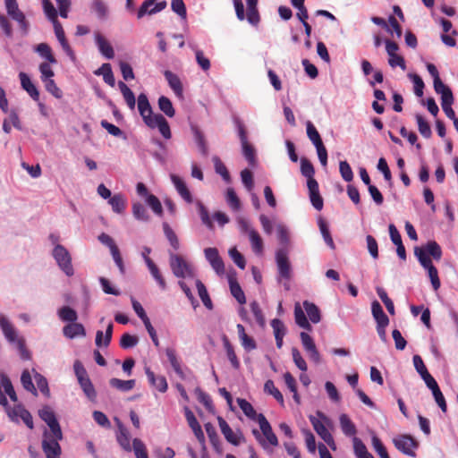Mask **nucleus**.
<instances>
[{"label":"nucleus","instance_id":"obj_27","mask_svg":"<svg viewBox=\"0 0 458 458\" xmlns=\"http://www.w3.org/2000/svg\"><path fill=\"white\" fill-rule=\"evenodd\" d=\"M222 340H223V345L225 350L226 356H227L229 361L231 362L233 369H238L240 368L241 364H240V360L237 358V355L234 352L233 346L232 345V344L230 343V341L226 335H224Z\"/></svg>","mask_w":458,"mask_h":458},{"label":"nucleus","instance_id":"obj_22","mask_svg":"<svg viewBox=\"0 0 458 458\" xmlns=\"http://www.w3.org/2000/svg\"><path fill=\"white\" fill-rule=\"evenodd\" d=\"M164 75L174 94L179 98H182L183 87L180 78L175 73L168 70L164 72Z\"/></svg>","mask_w":458,"mask_h":458},{"label":"nucleus","instance_id":"obj_20","mask_svg":"<svg viewBox=\"0 0 458 458\" xmlns=\"http://www.w3.org/2000/svg\"><path fill=\"white\" fill-rule=\"evenodd\" d=\"M95 41L98 47L99 52L107 59H113L114 51L111 44L105 38V37L97 32L95 34Z\"/></svg>","mask_w":458,"mask_h":458},{"label":"nucleus","instance_id":"obj_15","mask_svg":"<svg viewBox=\"0 0 458 458\" xmlns=\"http://www.w3.org/2000/svg\"><path fill=\"white\" fill-rule=\"evenodd\" d=\"M307 186L310 192V199L312 206L317 210H321L323 208V199L319 194L318 183L316 180H310L307 182Z\"/></svg>","mask_w":458,"mask_h":458},{"label":"nucleus","instance_id":"obj_5","mask_svg":"<svg viewBox=\"0 0 458 458\" xmlns=\"http://www.w3.org/2000/svg\"><path fill=\"white\" fill-rule=\"evenodd\" d=\"M5 9L7 14L19 24L20 29L27 32L29 30V21L25 14L19 8L17 0H4Z\"/></svg>","mask_w":458,"mask_h":458},{"label":"nucleus","instance_id":"obj_6","mask_svg":"<svg viewBox=\"0 0 458 458\" xmlns=\"http://www.w3.org/2000/svg\"><path fill=\"white\" fill-rule=\"evenodd\" d=\"M393 443L397 450L403 454L414 457L416 455L415 449L418 448L419 444L415 438L410 435H400L393 439Z\"/></svg>","mask_w":458,"mask_h":458},{"label":"nucleus","instance_id":"obj_28","mask_svg":"<svg viewBox=\"0 0 458 458\" xmlns=\"http://www.w3.org/2000/svg\"><path fill=\"white\" fill-rule=\"evenodd\" d=\"M294 319L295 323L299 327L309 331L312 330V327L310 324L309 320L307 319L304 310L301 309L299 303H296L294 306Z\"/></svg>","mask_w":458,"mask_h":458},{"label":"nucleus","instance_id":"obj_2","mask_svg":"<svg viewBox=\"0 0 458 458\" xmlns=\"http://www.w3.org/2000/svg\"><path fill=\"white\" fill-rule=\"evenodd\" d=\"M169 264L173 274L178 278L192 276L193 271L188 262L180 255L169 253Z\"/></svg>","mask_w":458,"mask_h":458},{"label":"nucleus","instance_id":"obj_60","mask_svg":"<svg viewBox=\"0 0 458 458\" xmlns=\"http://www.w3.org/2000/svg\"><path fill=\"white\" fill-rule=\"evenodd\" d=\"M164 233L169 241L171 246L174 250H177L180 247L179 240L175 234V233L172 230V228L167 225L164 224Z\"/></svg>","mask_w":458,"mask_h":458},{"label":"nucleus","instance_id":"obj_10","mask_svg":"<svg viewBox=\"0 0 458 458\" xmlns=\"http://www.w3.org/2000/svg\"><path fill=\"white\" fill-rule=\"evenodd\" d=\"M137 106L144 123L146 125L149 124L156 114H153L152 107L146 94L141 93L139 95Z\"/></svg>","mask_w":458,"mask_h":458},{"label":"nucleus","instance_id":"obj_61","mask_svg":"<svg viewBox=\"0 0 458 458\" xmlns=\"http://www.w3.org/2000/svg\"><path fill=\"white\" fill-rule=\"evenodd\" d=\"M147 204L151 208L153 212L158 216H162L163 208L160 200L157 197L153 194H149L147 197Z\"/></svg>","mask_w":458,"mask_h":458},{"label":"nucleus","instance_id":"obj_34","mask_svg":"<svg viewBox=\"0 0 458 458\" xmlns=\"http://www.w3.org/2000/svg\"><path fill=\"white\" fill-rule=\"evenodd\" d=\"M112 335H113V323L110 322L107 325L106 329L104 343L102 342L103 332L100 330L97 331L96 339H95L96 345L98 347H101L102 345H104L105 347H107L110 344V342L112 340Z\"/></svg>","mask_w":458,"mask_h":458},{"label":"nucleus","instance_id":"obj_44","mask_svg":"<svg viewBox=\"0 0 458 458\" xmlns=\"http://www.w3.org/2000/svg\"><path fill=\"white\" fill-rule=\"evenodd\" d=\"M158 107L159 109L168 117H174L175 114V110L173 106L171 100L165 96H161L158 98Z\"/></svg>","mask_w":458,"mask_h":458},{"label":"nucleus","instance_id":"obj_18","mask_svg":"<svg viewBox=\"0 0 458 458\" xmlns=\"http://www.w3.org/2000/svg\"><path fill=\"white\" fill-rule=\"evenodd\" d=\"M171 180L180 196L189 204L192 203V195L184 181L175 174H171Z\"/></svg>","mask_w":458,"mask_h":458},{"label":"nucleus","instance_id":"obj_51","mask_svg":"<svg viewBox=\"0 0 458 458\" xmlns=\"http://www.w3.org/2000/svg\"><path fill=\"white\" fill-rule=\"evenodd\" d=\"M301 172L303 176L307 177L308 181L315 180L314 179V166L305 157L301 159Z\"/></svg>","mask_w":458,"mask_h":458},{"label":"nucleus","instance_id":"obj_32","mask_svg":"<svg viewBox=\"0 0 458 458\" xmlns=\"http://www.w3.org/2000/svg\"><path fill=\"white\" fill-rule=\"evenodd\" d=\"M0 327L9 342L14 343L18 338L13 325L4 317H0Z\"/></svg>","mask_w":458,"mask_h":458},{"label":"nucleus","instance_id":"obj_9","mask_svg":"<svg viewBox=\"0 0 458 458\" xmlns=\"http://www.w3.org/2000/svg\"><path fill=\"white\" fill-rule=\"evenodd\" d=\"M205 257L212 268L219 276L225 274V264L216 248H207L204 250Z\"/></svg>","mask_w":458,"mask_h":458},{"label":"nucleus","instance_id":"obj_29","mask_svg":"<svg viewBox=\"0 0 458 458\" xmlns=\"http://www.w3.org/2000/svg\"><path fill=\"white\" fill-rule=\"evenodd\" d=\"M371 311L375 320L377 321V325L389 324V318L377 301H374L372 302Z\"/></svg>","mask_w":458,"mask_h":458},{"label":"nucleus","instance_id":"obj_48","mask_svg":"<svg viewBox=\"0 0 458 458\" xmlns=\"http://www.w3.org/2000/svg\"><path fill=\"white\" fill-rule=\"evenodd\" d=\"M318 226H319L320 233L323 236V239L326 242V243L327 244V246L330 249L335 250V245L333 238L330 234L327 224L323 219H319Z\"/></svg>","mask_w":458,"mask_h":458},{"label":"nucleus","instance_id":"obj_37","mask_svg":"<svg viewBox=\"0 0 458 458\" xmlns=\"http://www.w3.org/2000/svg\"><path fill=\"white\" fill-rule=\"evenodd\" d=\"M109 384L112 387L116 388L122 392H128L131 390L135 386V380H122L119 378H111Z\"/></svg>","mask_w":458,"mask_h":458},{"label":"nucleus","instance_id":"obj_43","mask_svg":"<svg viewBox=\"0 0 458 458\" xmlns=\"http://www.w3.org/2000/svg\"><path fill=\"white\" fill-rule=\"evenodd\" d=\"M90 9L101 20L106 19L108 13V8L103 0H93Z\"/></svg>","mask_w":458,"mask_h":458},{"label":"nucleus","instance_id":"obj_16","mask_svg":"<svg viewBox=\"0 0 458 458\" xmlns=\"http://www.w3.org/2000/svg\"><path fill=\"white\" fill-rule=\"evenodd\" d=\"M54 29H55V34L62 46V48L64 51L69 55L72 59H74V52L70 47L64 34V30L61 25V23L58 21H55L54 22Z\"/></svg>","mask_w":458,"mask_h":458},{"label":"nucleus","instance_id":"obj_63","mask_svg":"<svg viewBox=\"0 0 458 458\" xmlns=\"http://www.w3.org/2000/svg\"><path fill=\"white\" fill-rule=\"evenodd\" d=\"M339 171L345 182H349L353 179L352 170L347 161H340Z\"/></svg>","mask_w":458,"mask_h":458},{"label":"nucleus","instance_id":"obj_31","mask_svg":"<svg viewBox=\"0 0 458 458\" xmlns=\"http://www.w3.org/2000/svg\"><path fill=\"white\" fill-rule=\"evenodd\" d=\"M118 87L123 94V97L131 110H134L136 105V99L132 90L123 82L119 81Z\"/></svg>","mask_w":458,"mask_h":458},{"label":"nucleus","instance_id":"obj_11","mask_svg":"<svg viewBox=\"0 0 458 458\" xmlns=\"http://www.w3.org/2000/svg\"><path fill=\"white\" fill-rule=\"evenodd\" d=\"M60 439L49 437L47 430L44 431L42 440V449L46 456H60L61 446L58 443Z\"/></svg>","mask_w":458,"mask_h":458},{"label":"nucleus","instance_id":"obj_8","mask_svg":"<svg viewBox=\"0 0 458 458\" xmlns=\"http://www.w3.org/2000/svg\"><path fill=\"white\" fill-rule=\"evenodd\" d=\"M217 421L220 430L227 442L233 445H239L242 441H244L242 433L240 430L237 432L233 431L228 423L222 417H218Z\"/></svg>","mask_w":458,"mask_h":458},{"label":"nucleus","instance_id":"obj_30","mask_svg":"<svg viewBox=\"0 0 458 458\" xmlns=\"http://www.w3.org/2000/svg\"><path fill=\"white\" fill-rule=\"evenodd\" d=\"M96 75H102L104 81L111 87L115 84L114 76L110 64H103L102 66L95 72Z\"/></svg>","mask_w":458,"mask_h":458},{"label":"nucleus","instance_id":"obj_54","mask_svg":"<svg viewBox=\"0 0 458 458\" xmlns=\"http://www.w3.org/2000/svg\"><path fill=\"white\" fill-rule=\"evenodd\" d=\"M1 388L4 387V392L6 394L9 395L10 399L13 402L17 401V395L14 391V388L12 385L11 380L7 376H2L1 383H0Z\"/></svg>","mask_w":458,"mask_h":458},{"label":"nucleus","instance_id":"obj_14","mask_svg":"<svg viewBox=\"0 0 458 458\" xmlns=\"http://www.w3.org/2000/svg\"><path fill=\"white\" fill-rule=\"evenodd\" d=\"M147 126H148L149 128H152V129L157 127L159 130V132L166 140H169L172 136L168 122L160 114H156L155 117H153V120Z\"/></svg>","mask_w":458,"mask_h":458},{"label":"nucleus","instance_id":"obj_52","mask_svg":"<svg viewBox=\"0 0 458 458\" xmlns=\"http://www.w3.org/2000/svg\"><path fill=\"white\" fill-rule=\"evenodd\" d=\"M426 252L428 254V256H431L435 260H440L442 257V250L440 245L435 242L430 241L427 243Z\"/></svg>","mask_w":458,"mask_h":458},{"label":"nucleus","instance_id":"obj_42","mask_svg":"<svg viewBox=\"0 0 458 458\" xmlns=\"http://www.w3.org/2000/svg\"><path fill=\"white\" fill-rule=\"evenodd\" d=\"M58 316L61 320L65 322H76L78 319L77 312L69 306H64L58 310Z\"/></svg>","mask_w":458,"mask_h":458},{"label":"nucleus","instance_id":"obj_46","mask_svg":"<svg viewBox=\"0 0 458 458\" xmlns=\"http://www.w3.org/2000/svg\"><path fill=\"white\" fill-rule=\"evenodd\" d=\"M196 286L198 289L199 296L201 299L204 306L208 310H212V301L211 299L209 298L208 293L204 284L201 281L197 280Z\"/></svg>","mask_w":458,"mask_h":458},{"label":"nucleus","instance_id":"obj_59","mask_svg":"<svg viewBox=\"0 0 458 458\" xmlns=\"http://www.w3.org/2000/svg\"><path fill=\"white\" fill-rule=\"evenodd\" d=\"M132 445L136 458H148L147 448L140 439L134 438L132 440Z\"/></svg>","mask_w":458,"mask_h":458},{"label":"nucleus","instance_id":"obj_23","mask_svg":"<svg viewBox=\"0 0 458 458\" xmlns=\"http://www.w3.org/2000/svg\"><path fill=\"white\" fill-rule=\"evenodd\" d=\"M145 372L151 386L156 387L161 393L166 392L168 385L166 378L164 376L157 377L149 368H147Z\"/></svg>","mask_w":458,"mask_h":458},{"label":"nucleus","instance_id":"obj_47","mask_svg":"<svg viewBox=\"0 0 458 458\" xmlns=\"http://www.w3.org/2000/svg\"><path fill=\"white\" fill-rule=\"evenodd\" d=\"M434 89L437 94L441 95V101L445 99V98H453V93L450 88L443 83L440 78H437L433 81Z\"/></svg>","mask_w":458,"mask_h":458},{"label":"nucleus","instance_id":"obj_56","mask_svg":"<svg viewBox=\"0 0 458 458\" xmlns=\"http://www.w3.org/2000/svg\"><path fill=\"white\" fill-rule=\"evenodd\" d=\"M377 293L379 296L380 300L385 304L387 311L391 315H394V305L392 300L388 297L386 292L383 288H377Z\"/></svg>","mask_w":458,"mask_h":458},{"label":"nucleus","instance_id":"obj_53","mask_svg":"<svg viewBox=\"0 0 458 458\" xmlns=\"http://www.w3.org/2000/svg\"><path fill=\"white\" fill-rule=\"evenodd\" d=\"M132 214L134 217L138 220L141 221H148L149 216L148 214L147 208L143 204L137 202L132 205Z\"/></svg>","mask_w":458,"mask_h":458},{"label":"nucleus","instance_id":"obj_19","mask_svg":"<svg viewBox=\"0 0 458 458\" xmlns=\"http://www.w3.org/2000/svg\"><path fill=\"white\" fill-rule=\"evenodd\" d=\"M21 88L35 100H39V91L37 87L32 83L28 74L23 72L19 73Z\"/></svg>","mask_w":458,"mask_h":458},{"label":"nucleus","instance_id":"obj_40","mask_svg":"<svg viewBox=\"0 0 458 458\" xmlns=\"http://www.w3.org/2000/svg\"><path fill=\"white\" fill-rule=\"evenodd\" d=\"M306 131L308 138L314 144L315 147L323 144L320 134L318 133V130L310 121H308L306 123Z\"/></svg>","mask_w":458,"mask_h":458},{"label":"nucleus","instance_id":"obj_62","mask_svg":"<svg viewBox=\"0 0 458 458\" xmlns=\"http://www.w3.org/2000/svg\"><path fill=\"white\" fill-rule=\"evenodd\" d=\"M39 417L42 420H44L47 425L53 424L57 421L55 412L48 406L44 407L38 412Z\"/></svg>","mask_w":458,"mask_h":458},{"label":"nucleus","instance_id":"obj_17","mask_svg":"<svg viewBox=\"0 0 458 458\" xmlns=\"http://www.w3.org/2000/svg\"><path fill=\"white\" fill-rule=\"evenodd\" d=\"M185 417L187 420V422L189 424V427L192 429L196 438L200 442H205V436L202 431L201 426L199 425V421L197 420L194 413L188 408L185 409Z\"/></svg>","mask_w":458,"mask_h":458},{"label":"nucleus","instance_id":"obj_45","mask_svg":"<svg viewBox=\"0 0 458 458\" xmlns=\"http://www.w3.org/2000/svg\"><path fill=\"white\" fill-rule=\"evenodd\" d=\"M36 51L50 64H56V59L52 49L47 43H40L36 47Z\"/></svg>","mask_w":458,"mask_h":458},{"label":"nucleus","instance_id":"obj_58","mask_svg":"<svg viewBox=\"0 0 458 458\" xmlns=\"http://www.w3.org/2000/svg\"><path fill=\"white\" fill-rule=\"evenodd\" d=\"M265 391L272 394L275 399L279 402L281 404H284V396L282 393L275 386V384L272 380H267L264 386Z\"/></svg>","mask_w":458,"mask_h":458},{"label":"nucleus","instance_id":"obj_24","mask_svg":"<svg viewBox=\"0 0 458 458\" xmlns=\"http://www.w3.org/2000/svg\"><path fill=\"white\" fill-rule=\"evenodd\" d=\"M63 333L67 338L72 339L77 336H85L86 330L81 323H69L63 328Z\"/></svg>","mask_w":458,"mask_h":458},{"label":"nucleus","instance_id":"obj_39","mask_svg":"<svg viewBox=\"0 0 458 458\" xmlns=\"http://www.w3.org/2000/svg\"><path fill=\"white\" fill-rule=\"evenodd\" d=\"M237 403L242 412L250 420H255L259 414H257L250 403L243 398H237Z\"/></svg>","mask_w":458,"mask_h":458},{"label":"nucleus","instance_id":"obj_7","mask_svg":"<svg viewBox=\"0 0 458 458\" xmlns=\"http://www.w3.org/2000/svg\"><path fill=\"white\" fill-rule=\"evenodd\" d=\"M276 260L279 276L282 278L290 280L292 276V268L287 251L284 249H279L276 253Z\"/></svg>","mask_w":458,"mask_h":458},{"label":"nucleus","instance_id":"obj_38","mask_svg":"<svg viewBox=\"0 0 458 458\" xmlns=\"http://www.w3.org/2000/svg\"><path fill=\"white\" fill-rule=\"evenodd\" d=\"M340 424L343 432L349 437H352L356 434V427L346 414L340 416Z\"/></svg>","mask_w":458,"mask_h":458},{"label":"nucleus","instance_id":"obj_26","mask_svg":"<svg viewBox=\"0 0 458 458\" xmlns=\"http://www.w3.org/2000/svg\"><path fill=\"white\" fill-rule=\"evenodd\" d=\"M247 21L253 26H258L260 16L258 10V0H247Z\"/></svg>","mask_w":458,"mask_h":458},{"label":"nucleus","instance_id":"obj_55","mask_svg":"<svg viewBox=\"0 0 458 458\" xmlns=\"http://www.w3.org/2000/svg\"><path fill=\"white\" fill-rule=\"evenodd\" d=\"M414 254L418 258L420 265L427 268L430 265H432V261L428 254L426 252V250L423 248L420 247H415L414 249Z\"/></svg>","mask_w":458,"mask_h":458},{"label":"nucleus","instance_id":"obj_57","mask_svg":"<svg viewBox=\"0 0 458 458\" xmlns=\"http://www.w3.org/2000/svg\"><path fill=\"white\" fill-rule=\"evenodd\" d=\"M454 104V97L453 98H445L444 100L441 101V106H442V109L444 111V113L445 114V115L453 120V122H454V119H458L456 116H455V113L454 111V109L452 108V105Z\"/></svg>","mask_w":458,"mask_h":458},{"label":"nucleus","instance_id":"obj_4","mask_svg":"<svg viewBox=\"0 0 458 458\" xmlns=\"http://www.w3.org/2000/svg\"><path fill=\"white\" fill-rule=\"evenodd\" d=\"M53 257L66 276H71L73 275L71 255L63 245L56 244L53 250Z\"/></svg>","mask_w":458,"mask_h":458},{"label":"nucleus","instance_id":"obj_21","mask_svg":"<svg viewBox=\"0 0 458 458\" xmlns=\"http://www.w3.org/2000/svg\"><path fill=\"white\" fill-rule=\"evenodd\" d=\"M115 420H116L117 426H118V433L116 435V440L124 451L131 452V443H130L129 432H128L127 428L123 425V423L118 419H115Z\"/></svg>","mask_w":458,"mask_h":458},{"label":"nucleus","instance_id":"obj_33","mask_svg":"<svg viewBox=\"0 0 458 458\" xmlns=\"http://www.w3.org/2000/svg\"><path fill=\"white\" fill-rule=\"evenodd\" d=\"M303 307L305 309V311L310 318V320L317 324L321 319L320 310L314 303L310 302L309 301H303Z\"/></svg>","mask_w":458,"mask_h":458},{"label":"nucleus","instance_id":"obj_3","mask_svg":"<svg viewBox=\"0 0 458 458\" xmlns=\"http://www.w3.org/2000/svg\"><path fill=\"white\" fill-rule=\"evenodd\" d=\"M317 415L318 418L310 415L309 417L310 423L313 426L314 430L317 434L329 445L335 444L334 438L330 432L327 430L324 422L327 421V418L321 411H317Z\"/></svg>","mask_w":458,"mask_h":458},{"label":"nucleus","instance_id":"obj_25","mask_svg":"<svg viewBox=\"0 0 458 458\" xmlns=\"http://www.w3.org/2000/svg\"><path fill=\"white\" fill-rule=\"evenodd\" d=\"M145 262H146V265H147L151 276L157 281L159 287L162 290H165L166 283H165V280L163 277L159 268L157 267V266L154 263V261L149 257H147V256L145 257Z\"/></svg>","mask_w":458,"mask_h":458},{"label":"nucleus","instance_id":"obj_41","mask_svg":"<svg viewBox=\"0 0 458 458\" xmlns=\"http://www.w3.org/2000/svg\"><path fill=\"white\" fill-rule=\"evenodd\" d=\"M229 284L232 295L237 300V301L240 304H244L246 302V297L241 285L238 284L237 281L233 279H230Z\"/></svg>","mask_w":458,"mask_h":458},{"label":"nucleus","instance_id":"obj_13","mask_svg":"<svg viewBox=\"0 0 458 458\" xmlns=\"http://www.w3.org/2000/svg\"><path fill=\"white\" fill-rule=\"evenodd\" d=\"M300 337L303 348L309 353L310 360H313L316 364L320 363V354L316 347V344L312 337L308 333L305 332H301Z\"/></svg>","mask_w":458,"mask_h":458},{"label":"nucleus","instance_id":"obj_50","mask_svg":"<svg viewBox=\"0 0 458 458\" xmlns=\"http://www.w3.org/2000/svg\"><path fill=\"white\" fill-rule=\"evenodd\" d=\"M416 120L420 133L426 139L430 138L432 135V131L428 123L420 114H416Z\"/></svg>","mask_w":458,"mask_h":458},{"label":"nucleus","instance_id":"obj_49","mask_svg":"<svg viewBox=\"0 0 458 458\" xmlns=\"http://www.w3.org/2000/svg\"><path fill=\"white\" fill-rule=\"evenodd\" d=\"M79 384H80L81 389L83 390L84 394H86V396L90 401H95V399L97 397V393H96L95 387H94L93 384L91 383L89 377L82 379L81 381H79Z\"/></svg>","mask_w":458,"mask_h":458},{"label":"nucleus","instance_id":"obj_1","mask_svg":"<svg viewBox=\"0 0 458 458\" xmlns=\"http://www.w3.org/2000/svg\"><path fill=\"white\" fill-rule=\"evenodd\" d=\"M233 122L238 131L239 139L241 140L242 154L250 165H254L256 160V151L254 147L248 140L246 127L243 122L238 117H235Z\"/></svg>","mask_w":458,"mask_h":458},{"label":"nucleus","instance_id":"obj_12","mask_svg":"<svg viewBox=\"0 0 458 458\" xmlns=\"http://www.w3.org/2000/svg\"><path fill=\"white\" fill-rule=\"evenodd\" d=\"M242 228L249 234V238L251 243V248L256 254H261L263 252V240L259 233L253 228L250 227L246 221H242Z\"/></svg>","mask_w":458,"mask_h":458},{"label":"nucleus","instance_id":"obj_35","mask_svg":"<svg viewBox=\"0 0 458 458\" xmlns=\"http://www.w3.org/2000/svg\"><path fill=\"white\" fill-rule=\"evenodd\" d=\"M108 202L115 213L122 214L126 208V199L123 194H114Z\"/></svg>","mask_w":458,"mask_h":458},{"label":"nucleus","instance_id":"obj_36","mask_svg":"<svg viewBox=\"0 0 458 458\" xmlns=\"http://www.w3.org/2000/svg\"><path fill=\"white\" fill-rule=\"evenodd\" d=\"M165 354L167 356V359L172 366V368L174 369V370L175 371V373L181 377V378H184V373L182 369V367H181V364L176 357V353H175V351L174 349L173 348H167L165 350Z\"/></svg>","mask_w":458,"mask_h":458},{"label":"nucleus","instance_id":"obj_64","mask_svg":"<svg viewBox=\"0 0 458 458\" xmlns=\"http://www.w3.org/2000/svg\"><path fill=\"white\" fill-rule=\"evenodd\" d=\"M372 445H373L375 451L379 455V458H390L386 448L385 447V445H383V443L377 437L374 436L372 437Z\"/></svg>","mask_w":458,"mask_h":458}]
</instances>
